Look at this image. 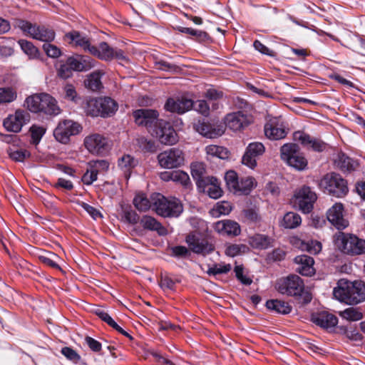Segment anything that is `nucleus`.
I'll return each mask as SVG.
<instances>
[{
	"label": "nucleus",
	"mask_w": 365,
	"mask_h": 365,
	"mask_svg": "<svg viewBox=\"0 0 365 365\" xmlns=\"http://www.w3.org/2000/svg\"><path fill=\"white\" fill-rule=\"evenodd\" d=\"M340 316L348 321H359L363 318V314L359 308L349 307L340 312Z\"/></svg>",
	"instance_id": "nucleus-44"
},
{
	"label": "nucleus",
	"mask_w": 365,
	"mask_h": 365,
	"mask_svg": "<svg viewBox=\"0 0 365 365\" xmlns=\"http://www.w3.org/2000/svg\"><path fill=\"white\" fill-rule=\"evenodd\" d=\"M255 179L253 178L247 177L242 178L239 180V188H237V192L246 194L248 193L253 187Z\"/></svg>",
	"instance_id": "nucleus-52"
},
{
	"label": "nucleus",
	"mask_w": 365,
	"mask_h": 365,
	"mask_svg": "<svg viewBox=\"0 0 365 365\" xmlns=\"http://www.w3.org/2000/svg\"><path fill=\"white\" fill-rule=\"evenodd\" d=\"M137 164V161L130 155H124L118 160V166L125 173L129 172L131 168H134Z\"/></svg>",
	"instance_id": "nucleus-45"
},
{
	"label": "nucleus",
	"mask_w": 365,
	"mask_h": 365,
	"mask_svg": "<svg viewBox=\"0 0 365 365\" xmlns=\"http://www.w3.org/2000/svg\"><path fill=\"white\" fill-rule=\"evenodd\" d=\"M334 242L344 254L352 256L365 254V240L354 235L339 232L334 235Z\"/></svg>",
	"instance_id": "nucleus-4"
},
{
	"label": "nucleus",
	"mask_w": 365,
	"mask_h": 365,
	"mask_svg": "<svg viewBox=\"0 0 365 365\" xmlns=\"http://www.w3.org/2000/svg\"><path fill=\"white\" fill-rule=\"evenodd\" d=\"M7 153L12 160L18 162H22L30 156V153L28 150L22 149L12 150L9 148Z\"/></svg>",
	"instance_id": "nucleus-47"
},
{
	"label": "nucleus",
	"mask_w": 365,
	"mask_h": 365,
	"mask_svg": "<svg viewBox=\"0 0 365 365\" xmlns=\"http://www.w3.org/2000/svg\"><path fill=\"white\" fill-rule=\"evenodd\" d=\"M334 165L344 173H351L355 170L359 163L344 153H339L334 159Z\"/></svg>",
	"instance_id": "nucleus-28"
},
{
	"label": "nucleus",
	"mask_w": 365,
	"mask_h": 365,
	"mask_svg": "<svg viewBox=\"0 0 365 365\" xmlns=\"http://www.w3.org/2000/svg\"><path fill=\"white\" fill-rule=\"evenodd\" d=\"M137 142L139 147L146 152L154 153L157 150L153 141L148 140L143 137L138 138Z\"/></svg>",
	"instance_id": "nucleus-54"
},
{
	"label": "nucleus",
	"mask_w": 365,
	"mask_h": 365,
	"mask_svg": "<svg viewBox=\"0 0 365 365\" xmlns=\"http://www.w3.org/2000/svg\"><path fill=\"white\" fill-rule=\"evenodd\" d=\"M82 127L71 120H64L59 122L53 131L55 138L61 143L66 144L70 140L71 135L78 134Z\"/></svg>",
	"instance_id": "nucleus-10"
},
{
	"label": "nucleus",
	"mask_w": 365,
	"mask_h": 365,
	"mask_svg": "<svg viewBox=\"0 0 365 365\" xmlns=\"http://www.w3.org/2000/svg\"><path fill=\"white\" fill-rule=\"evenodd\" d=\"M85 113L92 117L101 116L98 98L86 99L82 104Z\"/></svg>",
	"instance_id": "nucleus-36"
},
{
	"label": "nucleus",
	"mask_w": 365,
	"mask_h": 365,
	"mask_svg": "<svg viewBox=\"0 0 365 365\" xmlns=\"http://www.w3.org/2000/svg\"><path fill=\"white\" fill-rule=\"evenodd\" d=\"M250 245L257 249H267L270 246L271 240L266 235H255L250 237Z\"/></svg>",
	"instance_id": "nucleus-41"
},
{
	"label": "nucleus",
	"mask_w": 365,
	"mask_h": 365,
	"mask_svg": "<svg viewBox=\"0 0 365 365\" xmlns=\"http://www.w3.org/2000/svg\"><path fill=\"white\" fill-rule=\"evenodd\" d=\"M214 228L222 235L237 236L241 231L239 224L232 220L218 221L215 223Z\"/></svg>",
	"instance_id": "nucleus-27"
},
{
	"label": "nucleus",
	"mask_w": 365,
	"mask_h": 365,
	"mask_svg": "<svg viewBox=\"0 0 365 365\" xmlns=\"http://www.w3.org/2000/svg\"><path fill=\"white\" fill-rule=\"evenodd\" d=\"M265 151L264 145L259 142L251 143L248 145L242 162L250 168L257 165L256 158L262 155Z\"/></svg>",
	"instance_id": "nucleus-21"
},
{
	"label": "nucleus",
	"mask_w": 365,
	"mask_h": 365,
	"mask_svg": "<svg viewBox=\"0 0 365 365\" xmlns=\"http://www.w3.org/2000/svg\"><path fill=\"white\" fill-rule=\"evenodd\" d=\"M64 98L66 100L71 101L75 103H78L81 101V97L78 95L75 87L71 84H66L63 87Z\"/></svg>",
	"instance_id": "nucleus-46"
},
{
	"label": "nucleus",
	"mask_w": 365,
	"mask_h": 365,
	"mask_svg": "<svg viewBox=\"0 0 365 365\" xmlns=\"http://www.w3.org/2000/svg\"><path fill=\"white\" fill-rule=\"evenodd\" d=\"M158 160L160 167L173 169L183 165L185 158L182 151L174 148L158 154Z\"/></svg>",
	"instance_id": "nucleus-12"
},
{
	"label": "nucleus",
	"mask_w": 365,
	"mask_h": 365,
	"mask_svg": "<svg viewBox=\"0 0 365 365\" xmlns=\"http://www.w3.org/2000/svg\"><path fill=\"white\" fill-rule=\"evenodd\" d=\"M207 186H210L207 192L210 197L213 199H217L221 197L222 190L217 185V179L216 178V181L212 182V183H209Z\"/></svg>",
	"instance_id": "nucleus-59"
},
{
	"label": "nucleus",
	"mask_w": 365,
	"mask_h": 365,
	"mask_svg": "<svg viewBox=\"0 0 365 365\" xmlns=\"http://www.w3.org/2000/svg\"><path fill=\"white\" fill-rule=\"evenodd\" d=\"M291 242L296 247L303 250L307 251L310 254L316 255L322 250V244L316 240L304 241L297 237H293Z\"/></svg>",
	"instance_id": "nucleus-31"
},
{
	"label": "nucleus",
	"mask_w": 365,
	"mask_h": 365,
	"mask_svg": "<svg viewBox=\"0 0 365 365\" xmlns=\"http://www.w3.org/2000/svg\"><path fill=\"white\" fill-rule=\"evenodd\" d=\"M312 321L317 325L325 329L334 327L338 322L336 317L327 312L312 314Z\"/></svg>",
	"instance_id": "nucleus-29"
},
{
	"label": "nucleus",
	"mask_w": 365,
	"mask_h": 365,
	"mask_svg": "<svg viewBox=\"0 0 365 365\" xmlns=\"http://www.w3.org/2000/svg\"><path fill=\"white\" fill-rule=\"evenodd\" d=\"M192 106L193 102L190 99L185 98H169L165 105V108L168 111L181 114L189 110Z\"/></svg>",
	"instance_id": "nucleus-25"
},
{
	"label": "nucleus",
	"mask_w": 365,
	"mask_h": 365,
	"mask_svg": "<svg viewBox=\"0 0 365 365\" xmlns=\"http://www.w3.org/2000/svg\"><path fill=\"white\" fill-rule=\"evenodd\" d=\"M158 115L156 110L151 109L143 108L133 112L135 123L139 125L145 126L151 133L162 120L158 119Z\"/></svg>",
	"instance_id": "nucleus-16"
},
{
	"label": "nucleus",
	"mask_w": 365,
	"mask_h": 365,
	"mask_svg": "<svg viewBox=\"0 0 365 365\" xmlns=\"http://www.w3.org/2000/svg\"><path fill=\"white\" fill-rule=\"evenodd\" d=\"M293 138L295 141L300 143L306 148L312 149L314 151L322 152L327 148V144L321 140L312 138L302 131L294 132Z\"/></svg>",
	"instance_id": "nucleus-19"
},
{
	"label": "nucleus",
	"mask_w": 365,
	"mask_h": 365,
	"mask_svg": "<svg viewBox=\"0 0 365 365\" xmlns=\"http://www.w3.org/2000/svg\"><path fill=\"white\" fill-rule=\"evenodd\" d=\"M89 167L98 174L106 171L108 169L109 163L104 160L92 161L89 163Z\"/></svg>",
	"instance_id": "nucleus-58"
},
{
	"label": "nucleus",
	"mask_w": 365,
	"mask_h": 365,
	"mask_svg": "<svg viewBox=\"0 0 365 365\" xmlns=\"http://www.w3.org/2000/svg\"><path fill=\"white\" fill-rule=\"evenodd\" d=\"M24 106L33 113L56 115L61 113L56 100L47 93L34 94L26 98Z\"/></svg>",
	"instance_id": "nucleus-2"
},
{
	"label": "nucleus",
	"mask_w": 365,
	"mask_h": 365,
	"mask_svg": "<svg viewBox=\"0 0 365 365\" xmlns=\"http://www.w3.org/2000/svg\"><path fill=\"white\" fill-rule=\"evenodd\" d=\"M140 222L145 229L157 231L160 235L166 234L165 227L151 216H143Z\"/></svg>",
	"instance_id": "nucleus-35"
},
{
	"label": "nucleus",
	"mask_w": 365,
	"mask_h": 365,
	"mask_svg": "<svg viewBox=\"0 0 365 365\" xmlns=\"http://www.w3.org/2000/svg\"><path fill=\"white\" fill-rule=\"evenodd\" d=\"M66 39L70 40L69 43H73L76 46L82 47L85 51L90 53L91 45L90 41L86 36H83L78 31H73L65 35Z\"/></svg>",
	"instance_id": "nucleus-33"
},
{
	"label": "nucleus",
	"mask_w": 365,
	"mask_h": 365,
	"mask_svg": "<svg viewBox=\"0 0 365 365\" xmlns=\"http://www.w3.org/2000/svg\"><path fill=\"white\" fill-rule=\"evenodd\" d=\"M294 205L304 213H309L313 209L314 202L317 200V195L309 187H303L294 195Z\"/></svg>",
	"instance_id": "nucleus-14"
},
{
	"label": "nucleus",
	"mask_w": 365,
	"mask_h": 365,
	"mask_svg": "<svg viewBox=\"0 0 365 365\" xmlns=\"http://www.w3.org/2000/svg\"><path fill=\"white\" fill-rule=\"evenodd\" d=\"M231 268L232 267L230 264H215L213 267L209 268V269L207 270V274L216 275V274H219L227 273L229 271H230Z\"/></svg>",
	"instance_id": "nucleus-57"
},
{
	"label": "nucleus",
	"mask_w": 365,
	"mask_h": 365,
	"mask_svg": "<svg viewBox=\"0 0 365 365\" xmlns=\"http://www.w3.org/2000/svg\"><path fill=\"white\" fill-rule=\"evenodd\" d=\"M318 185L324 192L336 197H342L349 192L346 180L336 173L326 174Z\"/></svg>",
	"instance_id": "nucleus-5"
},
{
	"label": "nucleus",
	"mask_w": 365,
	"mask_h": 365,
	"mask_svg": "<svg viewBox=\"0 0 365 365\" xmlns=\"http://www.w3.org/2000/svg\"><path fill=\"white\" fill-rule=\"evenodd\" d=\"M133 204L136 209L140 212H146L150 207L153 208L152 196L148 199L143 194L137 195L133 199Z\"/></svg>",
	"instance_id": "nucleus-38"
},
{
	"label": "nucleus",
	"mask_w": 365,
	"mask_h": 365,
	"mask_svg": "<svg viewBox=\"0 0 365 365\" xmlns=\"http://www.w3.org/2000/svg\"><path fill=\"white\" fill-rule=\"evenodd\" d=\"M164 145H173L178 140V135L170 123L161 120L151 133Z\"/></svg>",
	"instance_id": "nucleus-15"
},
{
	"label": "nucleus",
	"mask_w": 365,
	"mask_h": 365,
	"mask_svg": "<svg viewBox=\"0 0 365 365\" xmlns=\"http://www.w3.org/2000/svg\"><path fill=\"white\" fill-rule=\"evenodd\" d=\"M148 354L152 355L155 359V360L161 365H175L173 362L166 359L157 351L148 350Z\"/></svg>",
	"instance_id": "nucleus-63"
},
{
	"label": "nucleus",
	"mask_w": 365,
	"mask_h": 365,
	"mask_svg": "<svg viewBox=\"0 0 365 365\" xmlns=\"http://www.w3.org/2000/svg\"><path fill=\"white\" fill-rule=\"evenodd\" d=\"M301 217L298 214L289 212L284 215L282 221V226L285 228L293 229L299 226L301 224Z\"/></svg>",
	"instance_id": "nucleus-39"
},
{
	"label": "nucleus",
	"mask_w": 365,
	"mask_h": 365,
	"mask_svg": "<svg viewBox=\"0 0 365 365\" xmlns=\"http://www.w3.org/2000/svg\"><path fill=\"white\" fill-rule=\"evenodd\" d=\"M17 98L16 91L11 87L0 88V104L9 103Z\"/></svg>",
	"instance_id": "nucleus-42"
},
{
	"label": "nucleus",
	"mask_w": 365,
	"mask_h": 365,
	"mask_svg": "<svg viewBox=\"0 0 365 365\" xmlns=\"http://www.w3.org/2000/svg\"><path fill=\"white\" fill-rule=\"evenodd\" d=\"M61 353L63 354L67 359L73 362H78L80 361L81 357L76 353V351L69 347H64L61 349Z\"/></svg>",
	"instance_id": "nucleus-64"
},
{
	"label": "nucleus",
	"mask_w": 365,
	"mask_h": 365,
	"mask_svg": "<svg viewBox=\"0 0 365 365\" xmlns=\"http://www.w3.org/2000/svg\"><path fill=\"white\" fill-rule=\"evenodd\" d=\"M334 297L347 304H357L365 300V283L341 279L333 290Z\"/></svg>",
	"instance_id": "nucleus-1"
},
{
	"label": "nucleus",
	"mask_w": 365,
	"mask_h": 365,
	"mask_svg": "<svg viewBox=\"0 0 365 365\" xmlns=\"http://www.w3.org/2000/svg\"><path fill=\"white\" fill-rule=\"evenodd\" d=\"M99 110L101 117L107 118L113 115L118 110V105L115 101L110 97H99Z\"/></svg>",
	"instance_id": "nucleus-30"
},
{
	"label": "nucleus",
	"mask_w": 365,
	"mask_h": 365,
	"mask_svg": "<svg viewBox=\"0 0 365 365\" xmlns=\"http://www.w3.org/2000/svg\"><path fill=\"white\" fill-rule=\"evenodd\" d=\"M225 180L228 189L233 192H237L239 180L236 172L234 170L227 171L225 175Z\"/></svg>",
	"instance_id": "nucleus-43"
},
{
	"label": "nucleus",
	"mask_w": 365,
	"mask_h": 365,
	"mask_svg": "<svg viewBox=\"0 0 365 365\" xmlns=\"http://www.w3.org/2000/svg\"><path fill=\"white\" fill-rule=\"evenodd\" d=\"M264 134L271 140H279L284 138L287 133L280 123V119L271 117L264 125Z\"/></svg>",
	"instance_id": "nucleus-24"
},
{
	"label": "nucleus",
	"mask_w": 365,
	"mask_h": 365,
	"mask_svg": "<svg viewBox=\"0 0 365 365\" xmlns=\"http://www.w3.org/2000/svg\"><path fill=\"white\" fill-rule=\"evenodd\" d=\"M193 129L203 137L215 138L221 136L225 130L224 123L219 122H208L205 120H198L193 123Z\"/></svg>",
	"instance_id": "nucleus-11"
},
{
	"label": "nucleus",
	"mask_w": 365,
	"mask_h": 365,
	"mask_svg": "<svg viewBox=\"0 0 365 365\" xmlns=\"http://www.w3.org/2000/svg\"><path fill=\"white\" fill-rule=\"evenodd\" d=\"M276 288L282 294L298 296L301 294L304 289V284L299 276L290 274L278 279L276 283Z\"/></svg>",
	"instance_id": "nucleus-9"
},
{
	"label": "nucleus",
	"mask_w": 365,
	"mask_h": 365,
	"mask_svg": "<svg viewBox=\"0 0 365 365\" xmlns=\"http://www.w3.org/2000/svg\"><path fill=\"white\" fill-rule=\"evenodd\" d=\"M190 169L192 177L199 187L204 188L209 183L216 181V178L207 175L205 165L202 163H192Z\"/></svg>",
	"instance_id": "nucleus-20"
},
{
	"label": "nucleus",
	"mask_w": 365,
	"mask_h": 365,
	"mask_svg": "<svg viewBox=\"0 0 365 365\" xmlns=\"http://www.w3.org/2000/svg\"><path fill=\"white\" fill-rule=\"evenodd\" d=\"M29 120L30 114L26 110L19 109L4 120V126L8 131L19 133Z\"/></svg>",
	"instance_id": "nucleus-17"
},
{
	"label": "nucleus",
	"mask_w": 365,
	"mask_h": 365,
	"mask_svg": "<svg viewBox=\"0 0 365 365\" xmlns=\"http://www.w3.org/2000/svg\"><path fill=\"white\" fill-rule=\"evenodd\" d=\"M102 71H95L87 76L84 81L86 88L93 91H98L103 88L101 77L104 75Z\"/></svg>",
	"instance_id": "nucleus-34"
},
{
	"label": "nucleus",
	"mask_w": 365,
	"mask_h": 365,
	"mask_svg": "<svg viewBox=\"0 0 365 365\" xmlns=\"http://www.w3.org/2000/svg\"><path fill=\"white\" fill-rule=\"evenodd\" d=\"M153 210L164 217H176L182 212L183 207L180 201L175 197L167 198L160 193L152 195Z\"/></svg>",
	"instance_id": "nucleus-3"
},
{
	"label": "nucleus",
	"mask_w": 365,
	"mask_h": 365,
	"mask_svg": "<svg viewBox=\"0 0 365 365\" xmlns=\"http://www.w3.org/2000/svg\"><path fill=\"white\" fill-rule=\"evenodd\" d=\"M123 213L125 221L129 223L136 224L140 220L139 215L130 207L123 208Z\"/></svg>",
	"instance_id": "nucleus-56"
},
{
	"label": "nucleus",
	"mask_w": 365,
	"mask_h": 365,
	"mask_svg": "<svg viewBox=\"0 0 365 365\" xmlns=\"http://www.w3.org/2000/svg\"><path fill=\"white\" fill-rule=\"evenodd\" d=\"M208 155L217 157L220 159H227L229 158V151L227 148L215 145H210L205 148Z\"/></svg>",
	"instance_id": "nucleus-40"
},
{
	"label": "nucleus",
	"mask_w": 365,
	"mask_h": 365,
	"mask_svg": "<svg viewBox=\"0 0 365 365\" xmlns=\"http://www.w3.org/2000/svg\"><path fill=\"white\" fill-rule=\"evenodd\" d=\"M19 43L25 53L31 58H35L38 54V49L34 46V44L26 40H19Z\"/></svg>",
	"instance_id": "nucleus-48"
},
{
	"label": "nucleus",
	"mask_w": 365,
	"mask_h": 365,
	"mask_svg": "<svg viewBox=\"0 0 365 365\" xmlns=\"http://www.w3.org/2000/svg\"><path fill=\"white\" fill-rule=\"evenodd\" d=\"M297 264L296 271L304 276H312L315 273L314 259L307 255H299L294 258Z\"/></svg>",
	"instance_id": "nucleus-26"
},
{
	"label": "nucleus",
	"mask_w": 365,
	"mask_h": 365,
	"mask_svg": "<svg viewBox=\"0 0 365 365\" xmlns=\"http://www.w3.org/2000/svg\"><path fill=\"white\" fill-rule=\"evenodd\" d=\"M280 155L282 160L298 170H303L307 166V160L295 143H287L281 147Z\"/></svg>",
	"instance_id": "nucleus-6"
},
{
	"label": "nucleus",
	"mask_w": 365,
	"mask_h": 365,
	"mask_svg": "<svg viewBox=\"0 0 365 365\" xmlns=\"http://www.w3.org/2000/svg\"><path fill=\"white\" fill-rule=\"evenodd\" d=\"M80 66H83L82 71H86L96 66V61L88 56H78Z\"/></svg>",
	"instance_id": "nucleus-60"
},
{
	"label": "nucleus",
	"mask_w": 365,
	"mask_h": 365,
	"mask_svg": "<svg viewBox=\"0 0 365 365\" xmlns=\"http://www.w3.org/2000/svg\"><path fill=\"white\" fill-rule=\"evenodd\" d=\"M90 53L97 56L103 61H111L116 59L125 63H128L129 59L121 49L113 48L106 42H101L98 47L93 46L90 48Z\"/></svg>",
	"instance_id": "nucleus-8"
},
{
	"label": "nucleus",
	"mask_w": 365,
	"mask_h": 365,
	"mask_svg": "<svg viewBox=\"0 0 365 365\" xmlns=\"http://www.w3.org/2000/svg\"><path fill=\"white\" fill-rule=\"evenodd\" d=\"M186 242L189 248L197 254L205 255L210 253L214 250L212 244L209 243L206 240L200 239L195 234H190L186 237Z\"/></svg>",
	"instance_id": "nucleus-23"
},
{
	"label": "nucleus",
	"mask_w": 365,
	"mask_h": 365,
	"mask_svg": "<svg viewBox=\"0 0 365 365\" xmlns=\"http://www.w3.org/2000/svg\"><path fill=\"white\" fill-rule=\"evenodd\" d=\"M43 49L48 57L56 58L61 56L62 53L61 49L56 45L48 43H45L43 45Z\"/></svg>",
	"instance_id": "nucleus-53"
},
{
	"label": "nucleus",
	"mask_w": 365,
	"mask_h": 365,
	"mask_svg": "<svg viewBox=\"0 0 365 365\" xmlns=\"http://www.w3.org/2000/svg\"><path fill=\"white\" fill-rule=\"evenodd\" d=\"M98 173L91 167L87 170L82 177V181L84 184L90 185L97 180Z\"/></svg>",
	"instance_id": "nucleus-61"
},
{
	"label": "nucleus",
	"mask_w": 365,
	"mask_h": 365,
	"mask_svg": "<svg viewBox=\"0 0 365 365\" xmlns=\"http://www.w3.org/2000/svg\"><path fill=\"white\" fill-rule=\"evenodd\" d=\"M344 207L341 203H335L327 211V219L338 230H344L349 225V222L343 215Z\"/></svg>",
	"instance_id": "nucleus-22"
},
{
	"label": "nucleus",
	"mask_w": 365,
	"mask_h": 365,
	"mask_svg": "<svg viewBox=\"0 0 365 365\" xmlns=\"http://www.w3.org/2000/svg\"><path fill=\"white\" fill-rule=\"evenodd\" d=\"M245 216L247 220H250L252 222H259L261 221V216L259 214L258 210L255 209H247L244 211Z\"/></svg>",
	"instance_id": "nucleus-62"
},
{
	"label": "nucleus",
	"mask_w": 365,
	"mask_h": 365,
	"mask_svg": "<svg viewBox=\"0 0 365 365\" xmlns=\"http://www.w3.org/2000/svg\"><path fill=\"white\" fill-rule=\"evenodd\" d=\"M252 121L251 115L243 111L229 113L225 120V125L233 131H238L248 126Z\"/></svg>",
	"instance_id": "nucleus-18"
},
{
	"label": "nucleus",
	"mask_w": 365,
	"mask_h": 365,
	"mask_svg": "<svg viewBox=\"0 0 365 365\" xmlns=\"http://www.w3.org/2000/svg\"><path fill=\"white\" fill-rule=\"evenodd\" d=\"M179 31L182 33L187 34L195 36L196 40L199 41H205L209 38L208 34L202 31L195 30L191 28L185 27L180 28Z\"/></svg>",
	"instance_id": "nucleus-49"
},
{
	"label": "nucleus",
	"mask_w": 365,
	"mask_h": 365,
	"mask_svg": "<svg viewBox=\"0 0 365 365\" xmlns=\"http://www.w3.org/2000/svg\"><path fill=\"white\" fill-rule=\"evenodd\" d=\"M30 132L31 134L33 143L37 144L41 139L42 136L44 135L46 129L42 126L34 125L30 128Z\"/></svg>",
	"instance_id": "nucleus-55"
},
{
	"label": "nucleus",
	"mask_w": 365,
	"mask_h": 365,
	"mask_svg": "<svg viewBox=\"0 0 365 365\" xmlns=\"http://www.w3.org/2000/svg\"><path fill=\"white\" fill-rule=\"evenodd\" d=\"M18 27L24 32L27 33L33 38L44 41L46 43L51 42L55 38V32L53 29H48L44 26H38L24 21L19 20Z\"/></svg>",
	"instance_id": "nucleus-7"
},
{
	"label": "nucleus",
	"mask_w": 365,
	"mask_h": 365,
	"mask_svg": "<svg viewBox=\"0 0 365 365\" xmlns=\"http://www.w3.org/2000/svg\"><path fill=\"white\" fill-rule=\"evenodd\" d=\"M86 148L93 154H104L110 148V140L104 135L99 133H92L84 139Z\"/></svg>",
	"instance_id": "nucleus-13"
},
{
	"label": "nucleus",
	"mask_w": 365,
	"mask_h": 365,
	"mask_svg": "<svg viewBox=\"0 0 365 365\" xmlns=\"http://www.w3.org/2000/svg\"><path fill=\"white\" fill-rule=\"evenodd\" d=\"M39 259L43 263L51 267L60 269V267L57 263V260L59 259V257L53 252H48L44 255H41Z\"/></svg>",
	"instance_id": "nucleus-50"
},
{
	"label": "nucleus",
	"mask_w": 365,
	"mask_h": 365,
	"mask_svg": "<svg viewBox=\"0 0 365 365\" xmlns=\"http://www.w3.org/2000/svg\"><path fill=\"white\" fill-rule=\"evenodd\" d=\"M160 178L164 181L173 180L185 186L187 185L190 181L188 175L181 170L164 171L160 174Z\"/></svg>",
	"instance_id": "nucleus-32"
},
{
	"label": "nucleus",
	"mask_w": 365,
	"mask_h": 365,
	"mask_svg": "<svg viewBox=\"0 0 365 365\" xmlns=\"http://www.w3.org/2000/svg\"><path fill=\"white\" fill-rule=\"evenodd\" d=\"M249 250L245 245H232L227 247L225 253L227 256L235 257L240 254L245 253Z\"/></svg>",
	"instance_id": "nucleus-51"
},
{
	"label": "nucleus",
	"mask_w": 365,
	"mask_h": 365,
	"mask_svg": "<svg viewBox=\"0 0 365 365\" xmlns=\"http://www.w3.org/2000/svg\"><path fill=\"white\" fill-rule=\"evenodd\" d=\"M266 306L267 309L282 314H287L292 310V307L288 303L278 299L268 300L266 303Z\"/></svg>",
	"instance_id": "nucleus-37"
}]
</instances>
